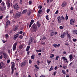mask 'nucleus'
I'll list each match as a JSON object with an SVG mask.
<instances>
[{"mask_svg": "<svg viewBox=\"0 0 77 77\" xmlns=\"http://www.w3.org/2000/svg\"><path fill=\"white\" fill-rule=\"evenodd\" d=\"M37 27L36 26L35 23H34L31 27V28L33 29L32 30V32H36L37 30Z\"/></svg>", "mask_w": 77, "mask_h": 77, "instance_id": "f257e3e1", "label": "nucleus"}, {"mask_svg": "<svg viewBox=\"0 0 77 77\" xmlns=\"http://www.w3.org/2000/svg\"><path fill=\"white\" fill-rule=\"evenodd\" d=\"M11 64L12 66H11V74H12L14 71V68L15 67V63L14 62H11Z\"/></svg>", "mask_w": 77, "mask_h": 77, "instance_id": "f03ea898", "label": "nucleus"}, {"mask_svg": "<svg viewBox=\"0 0 77 77\" xmlns=\"http://www.w3.org/2000/svg\"><path fill=\"white\" fill-rule=\"evenodd\" d=\"M22 15V13L20 12H19L16 14V15L15 16H16V17L17 18H19L20 16L21 15Z\"/></svg>", "mask_w": 77, "mask_h": 77, "instance_id": "7ed1b4c3", "label": "nucleus"}, {"mask_svg": "<svg viewBox=\"0 0 77 77\" xmlns=\"http://www.w3.org/2000/svg\"><path fill=\"white\" fill-rule=\"evenodd\" d=\"M17 42H15L13 45V51H14L16 50V46L17 45Z\"/></svg>", "mask_w": 77, "mask_h": 77, "instance_id": "20e7f679", "label": "nucleus"}, {"mask_svg": "<svg viewBox=\"0 0 77 77\" xmlns=\"http://www.w3.org/2000/svg\"><path fill=\"white\" fill-rule=\"evenodd\" d=\"M13 7L14 8V9L18 10L19 9V6L17 4H15L14 5H13Z\"/></svg>", "mask_w": 77, "mask_h": 77, "instance_id": "39448f33", "label": "nucleus"}, {"mask_svg": "<svg viewBox=\"0 0 77 77\" xmlns=\"http://www.w3.org/2000/svg\"><path fill=\"white\" fill-rule=\"evenodd\" d=\"M68 4L67 2L64 1L62 4L61 6L62 7H66Z\"/></svg>", "mask_w": 77, "mask_h": 77, "instance_id": "423d86ee", "label": "nucleus"}, {"mask_svg": "<svg viewBox=\"0 0 77 77\" xmlns=\"http://www.w3.org/2000/svg\"><path fill=\"white\" fill-rule=\"evenodd\" d=\"M10 20H8L6 22V25L5 24V28H7L8 26L10 25Z\"/></svg>", "mask_w": 77, "mask_h": 77, "instance_id": "0eeeda50", "label": "nucleus"}, {"mask_svg": "<svg viewBox=\"0 0 77 77\" xmlns=\"http://www.w3.org/2000/svg\"><path fill=\"white\" fill-rule=\"evenodd\" d=\"M75 20L73 19H71L70 20V24L71 25H73L75 23Z\"/></svg>", "mask_w": 77, "mask_h": 77, "instance_id": "6e6552de", "label": "nucleus"}, {"mask_svg": "<svg viewBox=\"0 0 77 77\" xmlns=\"http://www.w3.org/2000/svg\"><path fill=\"white\" fill-rule=\"evenodd\" d=\"M34 40V38L33 37H31V39H29V41L28 45H30L31 43H32V42Z\"/></svg>", "mask_w": 77, "mask_h": 77, "instance_id": "1a4fd4ad", "label": "nucleus"}, {"mask_svg": "<svg viewBox=\"0 0 77 77\" xmlns=\"http://www.w3.org/2000/svg\"><path fill=\"white\" fill-rule=\"evenodd\" d=\"M5 64L4 63L2 62V63H0V69L2 68H5Z\"/></svg>", "mask_w": 77, "mask_h": 77, "instance_id": "9d476101", "label": "nucleus"}, {"mask_svg": "<svg viewBox=\"0 0 77 77\" xmlns=\"http://www.w3.org/2000/svg\"><path fill=\"white\" fill-rule=\"evenodd\" d=\"M26 62L25 61H23L21 63V64H20V66H21V67H23L26 66Z\"/></svg>", "mask_w": 77, "mask_h": 77, "instance_id": "9b49d317", "label": "nucleus"}, {"mask_svg": "<svg viewBox=\"0 0 77 77\" xmlns=\"http://www.w3.org/2000/svg\"><path fill=\"white\" fill-rule=\"evenodd\" d=\"M19 36V34H16L15 35H14V37H13V39L14 40H16L18 37Z\"/></svg>", "mask_w": 77, "mask_h": 77, "instance_id": "f8f14e48", "label": "nucleus"}, {"mask_svg": "<svg viewBox=\"0 0 77 77\" xmlns=\"http://www.w3.org/2000/svg\"><path fill=\"white\" fill-rule=\"evenodd\" d=\"M60 18V16H59L57 18L58 20V23H60L61 22V19Z\"/></svg>", "mask_w": 77, "mask_h": 77, "instance_id": "ddd939ff", "label": "nucleus"}, {"mask_svg": "<svg viewBox=\"0 0 77 77\" xmlns=\"http://www.w3.org/2000/svg\"><path fill=\"white\" fill-rule=\"evenodd\" d=\"M66 33H63V34H61V35H60V38H64L65 37V35H66Z\"/></svg>", "mask_w": 77, "mask_h": 77, "instance_id": "4468645a", "label": "nucleus"}, {"mask_svg": "<svg viewBox=\"0 0 77 77\" xmlns=\"http://www.w3.org/2000/svg\"><path fill=\"white\" fill-rule=\"evenodd\" d=\"M3 55H4V57L5 59H6L8 57V55L5 53H4L2 54Z\"/></svg>", "mask_w": 77, "mask_h": 77, "instance_id": "2eb2a0df", "label": "nucleus"}, {"mask_svg": "<svg viewBox=\"0 0 77 77\" xmlns=\"http://www.w3.org/2000/svg\"><path fill=\"white\" fill-rule=\"evenodd\" d=\"M18 29V26H16L14 27L13 29V30L14 31H15L17 30Z\"/></svg>", "mask_w": 77, "mask_h": 77, "instance_id": "dca6fc26", "label": "nucleus"}, {"mask_svg": "<svg viewBox=\"0 0 77 77\" xmlns=\"http://www.w3.org/2000/svg\"><path fill=\"white\" fill-rule=\"evenodd\" d=\"M32 14V12L31 11H28L27 13V15L28 16H30Z\"/></svg>", "mask_w": 77, "mask_h": 77, "instance_id": "f3484780", "label": "nucleus"}, {"mask_svg": "<svg viewBox=\"0 0 77 77\" xmlns=\"http://www.w3.org/2000/svg\"><path fill=\"white\" fill-rule=\"evenodd\" d=\"M27 9H25L23 10V11H22V14H26L27 13Z\"/></svg>", "mask_w": 77, "mask_h": 77, "instance_id": "a211bd4d", "label": "nucleus"}, {"mask_svg": "<svg viewBox=\"0 0 77 77\" xmlns=\"http://www.w3.org/2000/svg\"><path fill=\"white\" fill-rule=\"evenodd\" d=\"M69 58L70 59V61H71L73 59V56L71 54H70L69 56Z\"/></svg>", "mask_w": 77, "mask_h": 77, "instance_id": "6ab92c4d", "label": "nucleus"}, {"mask_svg": "<svg viewBox=\"0 0 77 77\" xmlns=\"http://www.w3.org/2000/svg\"><path fill=\"white\" fill-rule=\"evenodd\" d=\"M7 7L8 8H10V3L9 2H7Z\"/></svg>", "mask_w": 77, "mask_h": 77, "instance_id": "aec40b11", "label": "nucleus"}, {"mask_svg": "<svg viewBox=\"0 0 77 77\" xmlns=\"http://www.w3.org/2000/svg\"><path fill=\"white\" fill-rule=\"evenodd\" d=\"M65 18L66 21H67L68 20V15L67 14H66V17H65Z\"/></svg>", "mask_w": 77, "mask_h": 77, "instance_id": "412c9836", "label": "nucleus"}, {"mask_svg": "<svg viewBox=\"0 0 77 77\" xmlns=\"http://www.w3.org/2000/svg\"><path fill=\"white\" fill-rule=\"evenodd\" d=\"M46 38V37L45 36L43 35V37L42 38V39L43 40H45Z\"/></svg>", "mask_w": 77, "mask_h": 77, "instance_id": "4be33fe9", "label": "nucleus"}, {"mask_svg": "<svg viewBox=\"0 0 77 77\" xmlns=\"http://www.w3.org/2000/svg\"><path fill=\"white\" fill-rule=\"evenodd\" d=\"M54 54H51V56H50V57L51 58H52L54 57Z\"/></svg>", "mask_w": 77, "mask_h": 77, "instance_id": "5701e85b", "label": "nucleus"}, {"mask_svg": "<svg viewBox=\"0 0 77 77\" xmlns=\"http://www.w3.org/2000/svg\"><path fill=\"white\" fill-rule=\"evenodd\" d=\"M62 72L63 73V74H64V75H66V71L64 70H62Z\"/></svg>", "mask_w": 77, "mask_h": 77, "instance_id": "b1692460", "label": "nucleus"}, {"mask_svg": "<svg viewBox=\"0 0 77 77\" xmlns=\"http://www.w3.org/2000/svg\"><path fill=\"white\" fill-rule=\"evenodd\" d=\"M19 1V4H20V5H22L23 4V3L22 2V0H20Z\"/></svg>", "mask_w": 77, "mask_h": 77, "instance_id": "393cba45", "label": "nucleus"}, {"mask_svg": "<svg viewBox=\"0 0 77 77\" xmlns=\"http://www.w3.org/2000/svg\"><path fill=\"white\" fill-rule=\"evenodd\" d=\"M42 12V10L41 9H39L38 10V12L39 14H41V12Z\"/></svg>", "mask_w": 77, "mask_h": 77, "instance_id": "a878e982", "label": "nucleus"}, {"mask_svg": "<svg viewBox=\"0 0 77 77\" xmlns=\"http://www.w3.org/2000/svg\"><path fill=\"white\" fill-rule=\"evenodd\" d=\"M73 32H74L75 34L77 35V30H73Z\"/></svg>", "mask_w": 77, "mask_h": 77, "instance_id": "bb28decb", "label": "nucleus"}, {"mask_svg": "<svg viewBox=\"0 0 77 77\" xmlns=\"http://www.w3.org/2000/svg\"><path fill=\"white\" fill-rule=\"evenodd\" d=\"M66 57H62L63 60H64V61L67 60V58H65Z\"/></svg>", "mask_w": 77, "mask_h": 77, "instance_id": "cd10ccee", "label": "nucleus"}, {"mask_svg": "<svg viewBox=\"0 0 77 77\" xmlns=\"http://www.w3.org/2000/svg\"><path fill=\"white\" fill-rule=\"evenodd\" d=\"M54 35V32H52L51 33V36H53Z\"/></svg>", "mask_w": 77, "mask_h": 77, "instance_id": "c85d7f7f", "label": "nucleus"}, {"mask_svg": "<svg viewBox=\"0 0 77 77\" xmlns=\"http://www.w3.org/2000/svg\"><path fill=\"white\" fill-rule=\"evenodd\" d=\"M52 46L54 47V48H58V45L57 44L53 45Z\"/></svg>", "mask_w": 77, "mask_h": 77, "instance_id": "c756f323", "label": "nucleus"}, {"mask_svg": "<svg viewBox=\"0 0 77 77\" xmlns=\"http://www.w3.org/2000/svg\"><path fill=\"white\" fill-rule=\"evenodd\" d=\"M0 11H3L4 9L2 7H0Z\"/></svg>", "mask_w": 77, "mask_h": 77, "instance_id": "7c9ffc66", "label": "nucleus"}, {"mask_svg": "<svg viewBox=\"0 0 77 77\" xmlns=\"http://www.w3.org/2000/svg\"><path fill=\"white\" fill-rule=\"evenodd\" d=\"M35 58V57H34V55L33 54H32L31 56V59H34Z\"/></svg>", "mask_w": 77, "mask_h": 77, "instance_id": "2f4dec72", "label": "nucleus"}, {"mask_svg": "<svg viewBox=\"0 0 77 77\" xmlns=\"http://www.w3.org/2000/svg\"><path fill=\"white\" fill-rule=\"evenodd\" d=\"M34 67H35L37 69H39V68L38 67L37 65H36V64H35V65H34Z\"/></svg>", "mask_w": 77, "mask_h": 77, "instance_id": "473e14b6", "label": "nucleus"}, {"mask_svg": "<svg viewBox=\"0 0 77 77\" xmlns=\"http://www.w3.org/2000/svg\"><path fill=\"white\" fill-rule=\"evenodd\" d=\"M66 35L69 38H70L71 37V36L70 35H69V34H67Z\"/></svg>", "mask_w": 77, "mask_h": 77, "instance_id": "72a5a7b5", "label": "nucleus"}, {"mask_svg": "<svg viewBox=\"0 0 77 77\" xmlns=\"http://www.w3.org/2000/svg\"><path fill=\"white\" fill-rule=\"evenodd\" d=\"M42 8V5H39L38 7V9H41Z\"/></svg>", "mask_w": 77, "mask_h": 77, "instance_id": "f704fd0d", "label": "nucleus"}, {"mask_svg": "<svg viewBox=\"0 0 77 77\" xmlns=\"http://www.w3.org/2000/svg\"><path fill=\"white\" fill-rule=\"evenodd\" d=\"M23 46L22 45H21L19 46V48H20V49H21L23 48Z\"/></svg>", "mask_w": 77, "mask_h": 77, "instance_id": "c9c22d12", "label": "nucleus"}, {"mask_svg": "<svg viewBox=\"0 0 77 77\" xmlns=\"http://www.w3.org/2000/svg\"><path fill=\"white\" fill-rule=\"evenodd\" d=\"M45 17L47 20H49V17H48V15L46 16Z\"/></svg>", "mask_w": 77, "mask_h": 77, "instance_id": "e433bc0d", "label": "nucleus"}, {"mask_svg": "<svg viewBox=\"0 0 77 77\" xmlns=\"http://www.w3.org/2000/svg\"><path fill=\"white\" fill-rule=\"evenodd\" d=\"M59 57V56H56L55 58V60H58Z\"/></svg>", "mask_w": 77, "mask_h": 77, "instance_id": "4c0bfd02", "label": "nucleus"}, {"mask_svg": "<svg viewBox=\"0 0 77 77\" xmlns=\"http://www.w3.org/2000/svg\"><path fill=\"white\" fill-rule=\"evenodd\" d=\"M61 18L63 20H64L65 19V17L63 16H61Z\"/></svg>", "mask_w": 77, "mask_h": 77, "instance_id": "58836bf2", "label": "nucleus"}, {"mask_svg": "<svg viewBox=\"0 0 77 77\" xmlns=\"http://www.w3.org/2000/svg\"><path fill=\"white\" fill-rule=\"evenodd\" d=\"M37 64L38 65H39L40 64V62H39V60H37Z\"/></svg>", "mask_w": 77, "mask_h": 77, "instance_id": "ea45409f", "label": "nucleus"}, {"mask_svg": "<svg viewBox=\"0 0 77 77\" xmlns=\"http://www.w3.org/2000/svg\"><path fill=\"white\" fill-rule=\"evenodd\" d=\"M32 23H30L29 25V29L31 27L32 25Z\"/></svg>", "mask_w": 77, "mask_h": 77, "instance_id": "a19ab883", "label": "nucleus"}, {"mask_svg": "<svg viewBox=\"0 0 77 77\" xmlns=\"http://www.w3.org/2000/svg\"><path fill=\"white\" fill-rule=\"evenodd\" d=\"M34 20H32L31 21L30 23H32V24H33L34 23Z\"/></svg>", "mask_w": 77, "mask_h": 77, "instance_id": "79ce46f5", "label": "nucleus"}, {"mask_svg": "<svg viewBox=\"0 0 77 77\" xmlns=\"http://www.w3.org/2000/svg\"><path fill=\"white\" fill-rule=\"evenodd\" d=\"M50 9H47V10H46V12L47 13H48L50 11Z\"/></svg>", "mask_w": 77, "mask_h": 77, "instance_id": "37998d69", "label": "nucleus"}, {"mask_svg": "<svg viewBox=\"0 0 77 77\" xmlns=\"http://www.w3.org/2000/svg\"><path fill=\"white\" fill-rule=\"evenodd\" d=\"M47 63L48 64H50L51 63V60H47Z\"/></svg>", "mask_w": 77, "mask_h": 77, "instance_id": "c03bdc74", "label": "nucleus"}, {"mask_svg": "<svg viewBox=\"0 0 77 77\" xmlns=\"http://www.w3.org/2000/svg\"><path fill=\"white\" fill-rule=\"evenodd\" d=\"M30 53V51H27V52L26 53V54L28 55H29V53Z\"/></svg>", "mask_w": 77, "mask_h": 77, "instance_id": "a18cd8bd", "label": "nucleus"}, {"mask_svg": "<svg viewBox=\"0 0 77 77\" xmlns=\"http://www.w3.org/2000/svg\"><path fill=\"white\" fill-rule=\"evenodd\" d=\"M28 3L29 5H30L32 4V2L31 1H29Z\"/></svg>", "mask_w": 77, "mask_h": 77, "instance_id": "49530a36", "label": "nucleus"}, {"mask_svg": "<svg viewBox=\"0 0 77 77\" xmlns=\"http://www.w3.org/2000/svg\"><path fill=\"white\" fill-rule=\"evenodd\" d=\"M67 66H63V68L64 69H65L66 68H67Z\"/></svg>", "mask_w": 77, "mask_h": 77, "instance_id": "de8ad7c7", "label": "nucleus"}, {"mask_svg": "<svg viewBox=\"0 0 77 77\" xmlns=\"http://www.w3.org/2000/svg\"><path fill=\"white\" fill-rule=\"evenodd\" d=\"M53 70V67H51L49 69V71H51V70Z\"/></svg>", "mask_w": 77, "mask_h": 77, "instance_id": "09e8293b", "label": "nucleus"}, {"mask_svg": "<svg viewBox=\"0 0 77 77\" xmlns=\"http://www.w3.org/2000/svg\"><path fill=\"white\" fill-rule=\"evenodd\" d=\"M13 13V11H12V10H10V14H12Z\"/></svg>", "mask_w": 77, "mask_h": 77, "instance_id": "8fccbe9b", "label": "nucleus"}, {"mask_svg": "<svg viewBox=\"0 0 77 77\" xmlns=\"http://www.w3.org/2000/svg\"><path fill=\"white\" fill-rule=\"evenodd\" d=\"M1 5L2 6H4L5 5V3L4 2H2L1 3Z\"/></svg>", "mask_w": 77, "mask_h": 77, "instance_id": "3c124183", "label": "nucleus"}, {"mask_svg": "<svg viewBox=\"0 0 77 77\" xmlns=\"http://www.w3.org/2000/svg\"><path fill=\"white\" fill-rule=\"evenodd\" d=\"M58 14V11L57 10V11H56V12L55 13V14Z\"/></svg>", "mask_w": 77, "mask_h": 77, "instance_id": "603ef678", "label": "nucleus"}, {"mask_svg": "<svg viewBox=\"0 0 77 77\" xmlns=\"http://www.w3.org/2000/svg\"><path fill=\"white\" fill-rule=\"evenodd\" d=\"M32 63V61L31 60H29V64H31Z\"/></svg>", "mask_w": 77, "mask_h": 77, "instance_id": "864d4df0", "label": "nucleus"}, {"mask_svg": "<svg viewBox=\"0 0 77 77\" xmlns=\"http://www.w3.org/2000/svg\"><path fill=\"white\" fill-rule=\"evenodd\" d=\"M5 36H6V37L7 38H8L9 37V35L8 34H6L5 35Z\"/></svg>", "mask_w": 77, "mask_h": 77, "instance_id": "5fc2aeb1", "label": "nucleus"}, {"mask_svg": "<svg viewBox=\"0 0 77 77\" xmlns=\"http://www.w3.org/2000/svg\"><path fill=\"white\" fill-rule=\"evenodd\" d=\"M59 28H60V29H63V27L62 26H60V27H59Z\"/></svg>", "mask_w": 77, "mask_h": 77, "instance_id": "6e6d98bb", "label": "nucleus"}, {"mask_svg": "<svg viewBox=\"0 0 77 77\" xmlns=\"http://www.w3.org/2000/svg\"><path fill=\"white\" fill-rule=\"evenodd\" d=\"M10 59H8L7 60V63H9L10 62Z\"/></svg>", "mask_w": 77, "mask_h": 77, "instance_id": "4d7b16f0", "label": "nucleus"}, {"mask_svg": "<svg viewBox=\"0 0 77 77\" xmlns=\"http://www.w3.org/2000/svg\"><path fill=\"white\" fill-rule=\"evenodd\" d=\"M23 33V32L22 31H20V32H19V34L20 35L22 34Z\"/></svg>", "mask_w": 77, "mask_h": 77, "instance_id": "13d9d810", "label": "nucleus"}, {"mask_svg": "<svg viewBox=\"0 0 77 77\" xmlns=\"http://www.w3.org/2000/svg\"><path fill=\"white\" fill-rule=\"evenodd\" d=\"M37 26L38 27H40L41 25V24L40 23L38 24H37Z\"/></svg>", "mask_w": 77, "mask_h": 77, "instance_id": "bf43d9fd", "label": "nucleus"}, {"mask_svg": "<svg viewBox=\"0 0 77 77\" xmlns=\"http://www.w3.org/2000/svg\"><path fill=\"white\" fill-rule=\"evenodd\" d=\"M77 41V40L75 39H73V41L74 42H76V41Z\"/></svg>", "mask_w": 77, "mask_h": 77, "instance_id": "052dcab7", "label": "nucleus"}, {"mask_svg": "<svg viewBox=\"0 0 77 77\" xmlns=\"http://www.w3.org/2000/svg\"><path fill=\"white\" fill-rule=\"evenodd\" d=\"M3 17V16L2 15L0 17V19L1 20L2 19V18Z\"/></svg>", "mask_w": 77, "mask_h": 77, "instance_id": "680f3d73", "label": "nucleus"}, {"mask_svg": "<svg viewBox=\"0 0 77 77\" xmlns=\"http://www.w3.org/2000/svg\"><path fill=\"white\" fill-rule=\"evenodd\" d=\"M70 10H74V9H73V7H71Z\"/></svg>", "mask_w": 77, "mask_h": 77, "instance_id": "e2e57ef3", "label": "nucleus"}, {"mask_svg": "<svg viewBox=\"0 0 77 77\" xmlns=\"http://www.w3.org/2000/svg\"><path fill=\"white\" fill-rule=\"evenodd\" d=\"M27 48L29 49L30 48V46H27L26 47Z\"/></svg>", "mask_w": 77, "mask_h": 77, "instance_id": "0e129e2a", "label": "nucleus"}, {"mask_svg": "<svg viewBox=\"0 0 77 77\" xmlns=\"http://www.w3.org/2000/svg\"><path fill=\"white\" fill-rule=\"evenodd\" d=\"M56 71L54 72V76L56 75Z\"/></svg>", "mask_w": 77, "mask_h": 77, "instance_id": "69168bd1", "label": "nucleus"}, {"mask_svg": "<svg viewBox=\"0 0 77 77\" xmlns=\"http://www.w3.org/2000/svg\"><path fill=\"white\" fill-rule=\"evenodd\" d=\"M4 9V10H6V7L5 5L4 6V8H3Z\"/></svg>", "mask_w": 77, "mask_h": 77, "instance_id": "338daca9", "label": "nucleus"}, {"mask_svg": "<svg viewBox=\"0 0 77 77\" xmlns=\"http://www.w3.org/2000/svg\"><path fill=\"white\" fill-rule=\"evenodd\" d=\"M2 55L0 56V59H2Z\"/></svg>", "mask_w": 77, "mask_h": 77, "instance_id": "774afa93", "label": "nucleus"}]
</instances>
